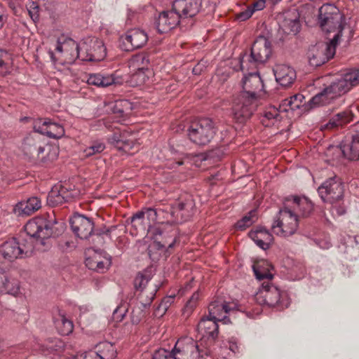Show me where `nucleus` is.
I'll use <instances>...</instances> for the list:
<instances>
[{"label": "nucleus", "mask_w": 359, "mask_h": 359, "mask_svg": "<svg viewBox=\"0 0 359 359\" xmlns=\"http://www.w3.org/2000/svg\"><path fill=\"white\" fill-rule=\"evenodd\" d=\"M62 230L63 225L57 222L53 212L29 220L25 226V236L13 238L0 246V264L29 257L34 249V241L44 245L45 239L58 236Z\"/></svg>", "instance_id": "nucleus-1"}, {"label": "nucleus", "mask_w": 359, "mask_h": 359, "mask_svg": "<svg viewBox=\"0 0 359 359\" xmlns=\"http://www.w3.org/2000/svg\"><path fill=\"white\" fill-rule=\"evenodd\" d=\"M69 45L73 48L72 58H79L81 61H101L107 55L103 41L95 37L86 38L79 43L74 40L69 41Z\"/></svg>", "instance_id": "nucleus-2"}, {"label": "nucleus", "mask_w": 359, "mask_h": 359, "mask_svg": "<svg viewBox=\"0 0 359 359\" xmlns=\"http://www.w3.org/2000/svg\"><path fill=\"white\" fill-rule=\"evenodd\" d=\"M271 53L270 41L264 36H258L251 47L250 53H245L241 55V70L253 69L258 65L264 64L270 58Z\"/></svg>", "instance_id": "nucleus-3"}, {"label": "nucleus", "mask_w": 359, "mask_h": 359, "mask_svg": "<svg viewBox=\"0 0 359 359\" xmlns=\"http://www.w3.org/2000/svg\"><path fill=\"white\" fill-rule=\"evenodd\" d=\"M41 141V137L36 133L29 134L23 139L22 150L25 156L32 161L46 162L53 161L57 157L56 149Z\"/></svg>", "instance_id": "nucleus-4"}, {"label": "nucleus", "mask_w": 359, "mask_h": 359, "mask_svg": "<svg viewBox=\"0 0 359 359\" xmlns=\"http://www.w3.org/2000/svg\"><path fill=\"white\" fill-rule=\"evenodd\" d=\"M298 225V215L285 200L283 207L279 210L271 226L273 233L283 237L290 236L296 232Z\"/></svg>", "instance_id": "nucleus-5"}, {"label": "nucleus", "mask_w": 359, "mask_h": 359, "mask_svg": "<svg viewBox=\"0 0 359 359\" xmlns=\"http://www.w3.org/2000/svg\"><path fill=\"white\" fill-rule=\"evenodd\" d=\"M344 17L339 10L332 4H324L318 11V23L326 32H336L334 36H342Z\"/></svg>", "instance_id": "nucleus-6"}, {"label": "nucleus", "mask_w": 359, "mask_h": 359, "mask_svg": "<svg viewBox=\"0 0 359 359\" xmlns=\"http://www.w3.org/2000/svg\"><path fill=\"white\" fill-rule=\"evenodd\" d=\"M216 134V128L212 119L203 118L192 121L188 128L189 140L200 146L206 145Z\"/></svg>", "instance_id": "nucleus-7"}, {"label": "nucleus", "mask_w": 359, "mask_h": 359, "mask_svg": "<svg viewBox=\"0 0 359 359\" xmlns=\"http://www.w3.org/2000/svg\"><path fill=\"white\" fill-rule=\"evenodd\" d=\"M339 36L333 38L327 43H318L311 46L307 52L309 63L311 67H317L332 58L336 52Z\"/></svg>", "instance_id": "nucleus-8"}, {"label": "nucleus", "mask_w": 359, "mask_h": 359, "mask_svg": "<svg viewBox=\"0 0 359 359\" xmlns=\"http://www.w3.org/2000/svg\"><path fill=\"white\" fill-rule=\"evenodd\" d=\"M258 104L257 98L250 97L246 93H239L233 100L231 109L233 119L239 123H245L256 111Z\"/></svg>", "instance_id": "nucleus-9"}, {"label": "nucleus", "mask_w": 359, "mask_h": 359, "mask_svg": "<svg viewBox=\"0 0 359 359\" xmlns=\"http://www.w3.org/2000/svg\"><path fill=\"white\" fill-rule=\"evenodd\" d=\"M348 92L346 83L341 78L332 82L320 93L313 96L309 101L312 107L330 104L334 99Z\"/></svg>", "instance_id": "nucleus-10"}, {"label": "nucleus", "mask_w": 359, "mask_h": 359, "mask_svg": "<svg viewBox=\"0 0 359 359\" xmlns=\"http://www.w3.org/2000/svg\"><path fill=\"white\" fill-rule=\"evenodd\" d=\"M318 192L324 202L334 203L344 196V185L336 176L325 180L318 189Z\"/></svg>", "instance_id": "nucleus-11"}, {"label": "nucleus", "mask_w": 359, "mask_h": 359, "mask_svg": "<svg viewBox=\"0 0 359 359\" xmlns=\"http://www.w3.org/2000/svg\"><path fill=\"white\" fill-rule=\"evenodd\" d=\"M281 292L271 281H264L255 294V301L260 305L273 307L280 302Z\"/></svg>", "instance_id": "nucleus-12"}, {"label": "nucleus", "mask_w": 359, "mask_h": 359, "mask_svg": "<svg viewBox=\"0 0 359 359\" xmlns=\"http://www.w3.org/2000/svg\"><path fill=\"white\" fill-rule=\"evenodd\" d=\"M196 212L195 202L192 196L188 195L184 201L177 203L171 208L170 222L180 224L188 221Z\"/></svg>", "instance_id": "nucleus-13"}, {"label": "nucleus", "mask_w": 359, "mask_h": 359, "mask_svg": "<svg viewBox=\"0 0 359 359\" xmlns=\"http://www.w3.org/2000/svg\"><path fill=\"white\" fill-rule=\"evenodd\" d=\"M121 40L123 50L132 51L143 47L148 41V36L145 31L135 28L127 31Z\"/></svg>", "instance_id": "nucleus-14"}, {"label": "nucleus", "mask_w": 359, "mask_h": 359, "mask_svg": "<svg viewBox=\"0 0 359 359\" xmlns=\"http://www.w3.org/2000/svg\"><path fill=\"white\" fill-rule=\"evenodd\" d=\"M34 131L50 138L59 139L65 135L63 127L49 118H38L33 123Z\"/></svg>", "instance_id": "nucleus-15"}, {"label": "nucleus", "mask_w": 359, "mask_h": 359, "mask_svg": "<svg viewBox=\"0 0 359 359\" xmlns=\"http://www.w3.org/2000/svg\"><path fill=\"white\" fill-rule=\"evenodd\" d=\"M69 223L72 231L81 239H88L94 229L93 222L90 218L80 214L74 215L70 218Z\"/></svg>", "instance_id": "nucleus-16"}, {"label": "nucleus", "mask_w": 359, "mask_h": 359, "mask_svg": "<svg viewBox=\"0 0 359 359\" xmlns=\"http://www.w3.org/2000/svg\"><path fill=\"white\" fill-rule=\"evenodd\" d=\"M202 0H175L172 8L177 12L181 19L192 18L201 10Z\"/></svg>", "instance_id": "nucleus-17"}, {"label": "nucleus", "mask_w": 359, "mask_h": 359, "mask_svg": "<svg viewBox=\"0 0 359 359\" xmlns=\"http://www.w3.org/2000/svg\"><path fill=\"white\" fill-rule=\"evenodd\" d=\"M180 19L177 12L172 8L171 11L161 12L156 20L155 25L159 33H167L179 25Z\"/></svg>", "instance_id": "nucleus-18"}, {"label": "nucleus", "mask_w": 359, "mask_h": 359, "mask_svg": "<svg viewBox=\"0 0 359 359\" xmlns=\"http://www.w3.org/2000/svg\"><path fill=\"white\" fill-rule=\"evenodd\" d=\"M243 91L239 93H246L248 96L258 99V93L264 88L263 81L258 72L250 73L242 80Z\"/></svg>", "instance_id": "nucleus-19"}, {"label": "nucleus", "mask_w": 359, "mask_h": 359, "mask_svg": "<svg viewBox=\"0 0 359 359\" xmlns=\"http://www.w3.org/2000/svg\"><path fill=\"white\" fill-rule=\"evenodd\" d=\"M229 304L222 297H217L208 306L209 317L224 324L230 323L226 314L231 311Z\"/></svg>", "instance_id": "nucleus-20"}, {"label": "nucleus", "mask_w": 359, "mask_h": 359, "mask_svg": "<svg viewBox=\"0 0 359 359\" xmlns=\"http://www.w3.org/2000/svg\"><path fill=\"white\" fill-rule=\"evenodd\" d=\"M285 200L298 217H307L313 212V205L306 197L291 196L286 198Z\"/></svg>", "instance_id": "nucleus-21"}, {"label": "nucleus", "mask_w": 359, "mask_h": 359, "mask_svg": "<svg viewBox=\"0 0 359 359\" xmlns=\"http://www.w3.org/2000/svg\"><path fill=\"white\" fill-rule=\"evenodd\" d=\"M276 81L283 87H288L297 78L295 70L285 65H277L273 68Z\"/></svg>", "instance_id": "nucleus-22"}, {"label": "nucleus", "mask_w": 359, "mask_h": 359, "mask_svg": "<svg viewBox=\"0 0 359 359\" xmlns=\"http://www.w3.org/2000/svg\"><path fill=\"white\" fill-rule=\"evenodd\" d=\"M173 349L177 359H199L198 348L194 341H189L185 344L177 341Z\"/></svg>", "instance_id": "nucleus-23"}, {"label": "nucleus", "mask_w": 359, "mask_h": 359, "mask_svg": "<svg viewBox=\"0 0 359 359\" xmlns=\"http://www.w3.org/2000/svg\"><path fill=\"white\" fill-rule=\"evenodd\" d=\"M218 322L207 316L201 318L198 324L197 330L203 337H208L215 340L219 333Z\"/></svg>", "instance_id": "nucleus-24"}, {"label": "nucleus", "mask_w": 359, "mask_h": 359, "mask_svg": "<svg viewBox=\"0 0 359 359\" xmlns=\"http://www.w3.org/2000/svg\"><path fill=\"white\" fill-rule=\"evenodd\" d=\"M41 207V201L39 198L33 196L29 198L27 201L18 203L15 208L14 212L19 216H28Z\"/></svg>", "instance_id": "nucleus-25"}, {"label": "nucleus", "mask_w": 359, "mask_h": 359, "mask_svg": "<svg viewBox=\"0 0 359 359\" xmlns=\"http://www.w3.org/2000/svg\"><path fill=\"white\" fill-rule=\"evenodd\" d=\"M248 236L262 250L269 249L273 241V236L263 227H257L256 230L250 231Z\"/></svg>", "instance_id": "nucleus-26"}, {"label": "nucleus", "mask_w": 359, "mask_h": 359, "mask_svg": "<svg viewBox=\"0 0 359 359\" xmlns=\"http://www.w3.org/2000/svg\"><path fill=\"white\" fill-rule=\"evenodd\" d=\"M280 26L285 33L296 35L301 27L299 13L295 11L286 13Z\"/></svg>", "instance_id": "nucleus-27"}, {"label": "nucleus", "mask_w": 359, "mask_h": 359, "mask_svg": "<svg viewBox=\"0 0 359 359\" xmlns=\"http://www.w3.org/2000/svg\"><path fill=\"white\" fill-rule=\"evenodd\" d=\"M343 155L349 160L359 159V134L352 135L349 142H343L340 146Z\"/></svg>", "instance_id": "nucleus-28"}, {"label": "nucleus", "mask_w": 359, "mask_h": 359, "mask_svg": "<svg viewBox=\"0 0 359 359\" xmlns=\"http://www.w3.org/2000/svg\"><path fill=\"white\" fill-rule=\"evenodd\" d=\"M87 83L97 87H107L112 84H121V81L114 74H92L89 75Z\"/></svg>", "instance_id": "nucleus-29"}, {"label": "nucleus", "mask_w": 359, "mask_h": 359, "mask_svg": "<svg viewBox=\"0 0 359 359\" xmlns=\"http://www.w3.org/2000/svg\"><path fill=\"white\" fill-rule=\"evenodd\" d=\"M156 292V290L151 291L149 295L146 296L145 300L143 299L144 294H141L140 298L141 299L140 304L142 309L139 307L137 309H133L131 316L132 323L133 324H138L142 318H144V313L143 312V309H148L151 306V304L155 297Z\"/></svg>", "instance_id": "nucleus-30"}, {"label": "nucleus", "mask_w": 359, "mask_h": 359, "mask_svg": "<svg viewBox=\"0 0 359 359\" xmlns=\"http://www.w3.org/2000/svg\"><path fill=\"white\" fill-rule=\"evenodd\" d=\"M272 269L271 265L265 260H262L253 264L252 269L255 276L259 280L271 281L273 275L270 273V269Z\"/></svg>", "instance_id": "nucleus-31"}, {"label": "nucleus", "mask_w": 359, "mask_h": 359, "mask_svg": "<svg viewBox=\"0 0 359 359\" xmlns=\"http://www.w3.org/2000/svg\"><path fill=\"white\" fill-rule=\"evenodd\" d=\"M0 290L7 294L16 296L20 292L19 281L8 277L5 273H0Z\"/></svg>", "instance_id": "nucleus-32"}, {"label": "nucleus", "mask_w": 359, "mask_h": 359, "mask_svg": "<svg viewBox=\"0 0 359 359\" xmlns=\"http://www.w3.org/2000/svg\"><path fill=\"white\" fill-rule=\"evenodd\" d=\"M70 196L62 188L59 191L51 190L47 197V202L50 206H56L63 204L70 199Z\"/></svg>", "instance_id": "nucleus-33"}, {"label": "nucleus", "mask_w": 359, "mask_h": 359, "mask_svg": "<svg viewBox=\"0 0 359 359\" xmlns=\"http://www.w3.org/2000/svg\"><path fill=\"white\" fill-rule=\"evenodd\" d=\"M351 120L352 114L351 112L349 114L347 111H341L330 118L324 127L327 129L338 128L349 123Z\"/></svg>", "instance_id": "nucleus-34"}, {"label": "nucleus", "mask_w": 359, "mask_h": 359, "mask_svg": "<svg viewBox=\"0 0 359 359\" xmlns=\"http://www.w3.org/2000/svg\"><path fill=\"white\" fill-rule=\"evenodd\" d=\"M97 348L95 352L99 359H114L117 355L116 347L110 342H101L97 346Z\"/></svg>", "instance_id": "nucleus-35"}, {"label": "nucleus", "mask_w": 359, "mask_h": 359, "mask_svg": "<svg viewBox=\"0 0 359 359\" xmlns=\"http://www.w3.org/2000/svg\"><path fill=\"white\" fill-rule=\"evenodd\" d=\"M104 236L110 238V230L105 226L93 229V233L87 239L94 247L102 246L104 243Z\"/></svg>", "instance_id": "nucleus-36"}, {"label": "nucleus", "mask_w": 359, "mask_h": 359, "mask_svg": "<svg viewBox=\"0 0 359 359\" xmlns=\"http://www.w3.org/2000/svg\"><path fill=\"white\" fill-rule=\"evenodd\" d=\"M150 60L145 53H140L134 55L130 60V67L133 70H149Z\"/></svg>", "instance_id": "nucleus-37"}, {"label": "nucleus", "mask_w": 359, "mask_h": 359, "mask_svg": "<svg viewBox=\"0 0 359 359\" xmlns=\"http://www.w3.org/2000/svg\"><path fill=\"white\" fill-rule=\"evenodd\" d=\"M341 78L346 83L347 90L349 91L353 87L359 85V68L350 69Z\"/></svg>", "instance_id": "nucleus-38"}, {"label": "nucleus", "mask_w": 359, "mask_h": 359, "mask_svg": "<svg viewBox=\"0 0 359 359\" xmlns=\"http://www.w3.org/2000/svg\"><path fill=\"white\" fill-rule=\"evenodd\" d=\"M257 220V210H252L250 211L248 215L244 216L242 219L238 220L236 224V229L239 230H245L246 228L250 226L252 224Z\"/></svg>", "instance_id": "nucleus-39"}, {"label": "nucleus", "mask_w": 359, "mask_h": 359, "mask_svg": "<svg viewBox=\"0 0 359 359\" xmlns=\"http://www.w3.org/2000/svg\"><path fill=\"white\" fill-rule=\"evenodd\" d=\"M278 117L279 110L274 107H270L264 111L261 121L264 126L269 127L274 124L275 121L278 119Z\"/></svg>", "instance_id": "nucleus-40"}, {"label": "nucleus", "mask_w": 359, "mask_h": 359, "mask_svg": "<svg viewBox=\"0 0 359 359\" xmlns=\"http://www.w3.org/2000/svg\"><path fill=\"white\" fill-rule=\"evenodd\" d=\"M140 212L144 213V222L147 231L156 223L157 220V212L154 208H144Z\"/></svg>", "instance_id": "nucleus-41"}, {"label": "nucleus", "mask_w": 359, "mask_h": 359, "mask_svg": "<svg viewBox=\"0 0 359 359\" xmlns=\"http://www.w3.org/2000/svg\"><path fill=\"white\" fill-rule=\"evenodd\" d=\"M130 224L135 230L137 231V233L140 231L144 232L147 231L144 222V213L138 211L134 214L130 218Z\"/></svg>", "instance_id": "nucleus-42"}, {"label": "nucleus", "mask_w": 359, "mask_h": 359, "mask_svg": "<svg viewBox=\"0 0 359 359\" xmlns=\"http://www.w3.org/2000/svg\"><path fill=\"white\" fill-rule=\"evenodd\" d=\"M106 147L105 144L100 141H95L84 149L83 153L86 157H90L102 153Z\"/></svg>", "instance_id": "nucleus-43"}, {"label": "nucleus", "mask_w": 359, "mask_h": 359, "mask_svg": "<svg viewBox=\"0 0 359 359\" xmlns=\"http://www.w3.org/2000/svg\"><path fill=\"white\" fill-rule=\"evenodd\" d=\"M109 141L120 149L126 150L128 148H130L129 142L123 141L121 139V135L117 133H114L111 137H109Z\"/></svg>", "instance_id": "nucleus-44"}, {"label": "nucleus", "mask_w": 359, "mask_h": 359, "mask_svg": "<svg viewBox=\"0 0 359 359\" xmlns=\"http://www.w3.org/2000/svg\"><path fill=\"white\" fill-rule=\"evenodd\" d=\"M152 359H177V356L173 348L171 351L165 348H159L154 352Z\"/></svg>", "instance_id": "nucleus-45"}, {"label": "nucleus", "mask_w": 359, "mask_h": 359, "mask_svg": "<svg viewBox=\"0 0 359 359\" xmlns=\"http://www.w3.org/2000/svg\"><path fill=\"white\" fill-rule=\"evenodd\" d=\"M149 279L150 277L149 276H146L142 273H137L134 280V287L135 290L142 291Z\"/></svg>", "instance_id": "nucleus-46"}, {"label": "nucleus", "mask_w": 359, "mask_h": 359, "mask_svg": "<svg viewBox=\"0 0 359 359\" xmlns=\"http://www.w3.org/2000/svg\"><path fill=\"white\" fill-rule=\"evenodd\" d=\"M28 13L34 22L39 20V6L36 2L31 1L27 5Z\"/></svg>", "instance_id": "nucleus-47"}, {"label": "nucleus", "mask_w": 359, "mask_h": 359, "mask_svg": "<svg viewBox=\"0 0 359 359\" xmlns=\"http://www.w3.org/2000/svg\"><path fill=\"white\" fill-rule=\"evenodd\" d=\"M135 72L133 74V79H134L137 85H141L145 83L149 79V74L150 71L146 70H134Z\"/></svg>", "instance_id": "nucleus-48"}, {"label": "nucleus", "mask_w": 359, "mask_h": 359, "mask_svg": "<svg viewBox=\"0 0 359 359\" xmlns=\"http://www.w3.org/2000/svg\"><path fill=\"white\" fill-rule=\"evenodd\" d=\"M347 243L350 244L351 249L350 250L351 258L355 257L359 252V236H351L348 237Z\"/></svg>", "instance_id": "nucleus-49"}, {"label": "nucleus", "mask_w": 359, "mask_h": 359, "mask_svg": "<svg viewBox=\"0 0 359 359\" xmlns=\"http://www.w3.org/2000/svg\"><path fill=\"white\" fill-rule=\"evenodd\" d=\"M158 233L159 235H161V231L158 230L156 233V240H155L154 244L156 247L157 249L163 250V249H165V248H173V246L175 245V238H171V241H170V243L168 241H158V238H157Z\"/></svg>", "instance_id": "nucleus-50"}, {"label": "nucleus", "mask_w": 359, "mask_h": 359, "mask_svg": "<svg viewBox=\"0 0 359 359\" xmlns=\"http://www.w3.org/2000/svg\"><path fill=\"white\" fill-rule=\"evenodd\" d=\"M174 298L175 296L165 297L156 308V311L161 312V316L163 315L173 302Z\"/></svg>", "instance_id": "nucleus-51"}, {"label": "nucleus", "mask_w": 359, "mask_h": 359, "mask_svg": "<svg viewBox=\"0 0 359 359\" xmlns=\"http://www.w3.org/2000/svg\"><path fill=\"white\" fill-rule=\"evenodd\" d=\"M86 266L90 269H94L100 272L104 271V270L106 269L105 264L103 262L95 259H87Z\"/></svg>", "instance_id": "nucleus-52"}, {"label": "nucleus", "mask_w": 359, "mask_h": 359, "mask_svg": "<svg viewBox=\"0 0 359 359\" xmlns=\"http://www.w3.org/2000/svg\"><path fill=\"white\" fill-rule=\"evenodd\" d=\"M61 321L62 324V328L60 331L61 334L62 335H68L72 333L74 328L73 323L71 320L65 318L64 316L62 317Z\"/></svg>", "instance_id": "nucleus-53"}, {"label": "nucleus", "mask_w": 359, "mask_h": 359, "mask_svg": "<svg viewBox=\"0 0 359 359\" xmlns=\"http://www.w3.org/2000/svg\"><path fill=\"white\" fill-rule=\"evenodd\" d=\"M304 97L301 94H296L290 97L292 103V111L298 109L302 106V103Z\"/></svg>", "instance_id": "nucleus-54"}, {"label": "nucleus", "mask_w": 359, "mask_h": 359, "mask_svg": "<svg viewBox=\"0 0 359 359\" xmlns=\"http://www.w3.org/2000/svg\"><path fill=\"white\" fill-rule=\"evenodd\" d=\"M123 102V101H116L115 102L110 103L109 105L112 113L121 116L123 115L124 113V110L122 107Z\"/></svg>", "instance_id": "nucleus-55"}, {"label": "nucleus", "mask_w": 359, "mask_h": 359, "mask_svg": "<svg viewBox=\"0 0 359 359\" xmlns=\"http://www.w3.org/2000/svg\"><path fill=\"white\" fill-rule=\"evenodd\" d=\"M69 41H73V39L70 38L65 39L63 42L57 41V44L55 48L56 50L59 53H64V54H65V51L67 52V50H69V47H71L70 45L69 46Z\"/></svg>", "instance_id": "nucleus-56"}, {"label": "nucleus", "mask_w": 359, "mask_h": 359, "mask_svg": "<svg viewBox=\"0 0 359 359\" xmlns=\"http://www.w3.org/2000/svg\"><path fill=\"white\" fill-rule=\"evenodd\" d=\"M280 111L287 112L288 111H292V103L290 98L285 99L282 101L281 104L279 105V108L278 109Z\"/></svg>", "instance_id": "nucleus-57"}, {"label": "nucleus", "mask_w": 359, "mask_h": 359, "mask_svg": "<svg viewBox=\"0 0 359 359\" xmlns=\"http://www.w3.org/2000/svg\"><path fill=\"white\" fill-rule=\"evenodd\" d=\"M199 299V293L194 292L190 297L189 300L187 302L186 308L188 309H193L196 306V302Z\"/></svg>", "instance_id": "nucleus-58"}, {"label": "nucleus", "mask_w": 359, "mask_h": 359, "mask_svg": "<svg viewBox=\"0 0 359 359\" xmlns=\"http://www.w3.org/2000/svg\"><path fill=\"white\" fill-rule=\"evenodd\" d=\"M220 154H221V150L219 149H216L215 150H212L207 153L201 154V159L207 160L208 158H214L215 156L219 157Z\"/></svg>", "instance_id": "nucleus-59"}, {"label": "nucleus", "mask_w": 359, "mask_h": 359, "mask_svg": "<svg viewBox=\"0 0 359 359\" xmlns=\"http://www.w3.org/2000/svg\"><path fill=\"white\" fill-rule=\"evenodd\" d=\"M79 359H99L95 351H88L78 355Z\"/></svg>", "instance_id": "nucleus-60"}, {"label": "nucleus", "mask_w": 359, "mask_h": 359, "mask_svg": "<svg viewBox=\"0 0 359 359\" xmlns=\"http://www.w3.org/2000/svg\"><path fill=\"white\" fill-rule=\"evenodd\" d=\"M253 13V11H252L250 8H248L246 11L241 12L238 15V18L241 21L246 20L252 16Z\"/></svg>", "instance_id": "nucleus-61"}, {"label": "nucleus", "mask_w": 359, "mask_h": 359, "mask_svg": "<svg viewBox=\"0 0 359 359\" xmlns=\"http://www.w3.org/2000/svg\"><path fill=\"white\" fill-rule=\"evenodd\" d=\"M229 349L234 353L239 352V346L238 345V341L236 338H231L229 340Z\"/></svg>", "instance_id": "nucleus-62"}, {"label": "nucleus", "mask_w": 359, "mask_h": 359, "mask_svg": "<svg viewBox=\"0 0 359 359\" xmlns=\"http://www.w3.org/2000/svg\"><path fill=\"white\" fill-rule=\"evenodd\" d=\"M252 11H261L265 7V0H257L252 4Z\"/></svg>", "instance_id": "nucleus-63"}, {"label": "nucleus", "mask_w": 359, "mask_h": 359, "mask_svg": "<svg viewBox=\"0 0 359 359\" xmlns=\"http://www.w3.org/2000/svg\"><path fill=\"white\" fill-rule=\"evenodd\" d=\"M121 308L120 307H118L116 308L114 313H113V317L114 319H116V320H118V321H121L122 320V319L123 318V317L125 316V314H126V310H123V312H120Z\"/></svg>", "instance_id": "nucleus-64"}]
</instances>
